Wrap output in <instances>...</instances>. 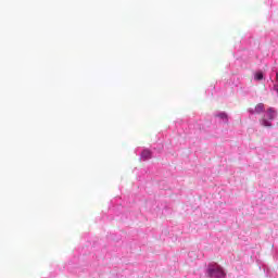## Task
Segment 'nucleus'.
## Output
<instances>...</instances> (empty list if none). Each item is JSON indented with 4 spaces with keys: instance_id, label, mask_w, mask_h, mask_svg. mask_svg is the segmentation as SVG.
<instances>
[{
    "instance_id": "f257e3e1",
    "label": "nucleus",
    "mask_w": 278,
    "mask_h": 278,
    "mask_svg": "<svg viewBox=\"0 0 278 278\" xmlns=\"http://www.w3.org/2000/svg\"><path fill=\"white\" fill-rule=\"evenodd\" d=\"M207 275L211 278H225L227 274L219 265H211L207 268Z\"/></svg>"
},
{
    "instance_id": "f03ea898",
    "label": "nucleus",
    "mask_w": 278,
    "mask_h": 278,
    "mask_svg": "<svg viewBox=\"0 0 278 278\" xmlns=\"http://www.w3.org/2000/svg\"><path fill=\"white\" fill-rule=\"evenodd\" d=\"M276 116H277V111H275V109L273 108H269L266 112V115L260 121V123L263 127H273V123H270V121H275Z\"/></svg>"
},
{
    "instance_id": "7ed1b4c3",
    "label": "nucleus",
    "mask_w": 278,
    "mask_h": 278,
    "mask_svg": "<svg viewBox=\"0 0 278 278\" xmlns=\"http://www.w3.org/2000/svg\"><path fill=\"white\" fill-rule=\"evenodd\" d=\"M141 159L146 162V160H151V152L149 150H143L141 152Z\"/></svg>"
},
{
    "instance_id": "20e7f679",
    "label": "nucleus",
    "mask_w": 278,
    "mask_h": 278,
    "mask_svg": "<svg viewBox=\"0 0 278 278\" xmlns=\"http://www.w3.org/2000/svg\"><path fill=\"white\" fill-rule=\"evenodd\" d=\"M254 112L256 114H262V112H264V103H258L256 104L255 109H254Z\"/></svg>"
},
{
    "instance_id": "39448f33",
    "label": "nucleus",
    "mask_w": 278,
    "mask_h": 278,
    "mask_svg": "<svg viewBox=\"0 0 278 278\" xmlns=\"http://www.w3.org/2000/svg\"><path fill=\"white\" fill-rule=\"evenodd\" d=\"M255 79H257L258 81L262 80V79H264V74H263L262 72H257V73L255 74Z\"/></svg>"
},
{
    "instance_id": "423d86ee",
    "label": "nucleus",
    "mask_w": 278,
    "mask_h": 278,
    "mask_svg": "<svg viewBox=\"0 0 278 278\" xmlns=\"http://www.w3.org/2000/svg\"><path fill=\"white\" fill-rule=\"evenodd\" d=\"M218 116L219 118H227V113H219Z\"/></svg>"
},
{
    "instance_id": "0eeeda50",
    "label": "nucleus",
    "mask_w": 278,
    "mask_h": 278,
    "mask_svg": "<svg viewBox=\"0 0 278 278\" xmlns=\"http://www.w3.org/2000/svg\"><path fill=\"white\" fill-rule=\"evenodd\" d=\"M276 81H278V72L276 73Z\"/></svg>"
}]
</instances>
